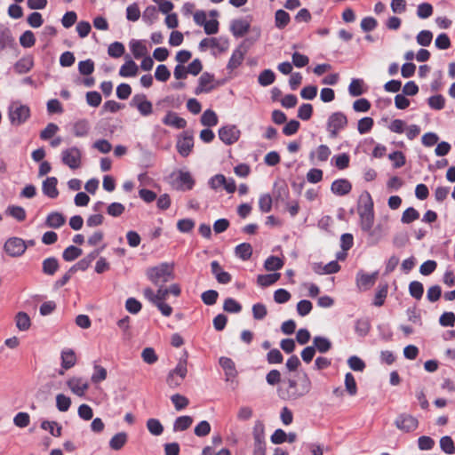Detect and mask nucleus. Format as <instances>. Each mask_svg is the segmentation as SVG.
I'll list each match as a JSON object with an SVG mask.
<instances>
[{
  "label": "nucleus",
  "mask_w": 455,
  "mask_h": 455,
  "mask_svg": "<svg viewBox=\"0 0 455 455\" xmlns=\"http://www.w3.org/2000/svg\"><path fill=\"white\" fill-rule=\"evenodd\" d=\"M358 214L360 217V227L363 231L368 233L369 237L375 243L379 242L384 235V230L380 225L372 228L374 223L373 202L371 195L364 192L360 196Z\"/></svg>",
  "instance_id": "obj_1"
},
{
  "label": "nucleus",
  "mask_w": 455,
  "mask_h": 455,
  "mask_svg": "<svg viewBox=\"0 0 455 455\" xmlns=\"http://www.w3.org/2000/svg\"><path fill=\"white\" fill-rule=\"evenodd\" d=\"M288 387L286 390H280V396L285 400H298L311 391L312 383L307 374H304L300 383L296 380L289 379L287 380Z\"/></svg>",
  "instance_id": "obj_2"
},
{
  "label": "nucleus",
  "mask_w": 455,
  "mask_h": 455,
  "mask_svg": "<svg viewBox=\"0 0 455 455\" xmlns=\"http://www.w3.org/2000/svg\"><path fill=\"white\" fill-rule=\"evenodd\" d=\"M147 276L152 283H169L174 278V264L170 262L161 263L149 267L147 270Z\"/></svg>",
  "instance_id": "obj_3"
},
{
  "label": "nucleus",
  "mask_w": 455,
  "mask_h": 455,
  "mask_svg": "<svg viewBox=\"0 0 455 455\" xmlns=\"http://www.w3.org/2000/svg\"><path fill=\"white\" fill-rule=\"evenodd\" d=\"M29 116V108L20 102H12L8 108V117L12 125L20 126L24 124Z\"/></svg>",
  "instance_id": "obj_4"
},
{
  "label": "nucleus",
  "mask_w": 455,
  "mask_h": 455,
  "mask_svg": "<svg viewBox=\"0 0 455 455\" xmlns=\"http://www.w3.org/2000/svg\"><path fill=\"white\" fill-rule=\"evenodd\" d=\"M188 373L187 360H180L176 367L172 370L166 378V383L171 388L180 387Z\"/></svg>",
  "instance_id": "obj_5"
},
{
  "label": "nucleus",
  "mask_w": 455,
  "mask_h": 455,
  "mask_svg": "<svg viewBox=\"0 0 455 455\" xmlns=\"http://www.w3.org/2000/svg\"><path fill=\"white\" fill-rule=\"evenodd\" d=\"M171 179L172 187L180 191L190 190L195 184V180L191 174L188 172L182 170L174 172L172 174Z\"/></svg>",
  "instance_id": "obj_6"
},
{
  "label": "nucleus",
  "mask_w": 455,
  "mask_h": 455,
  "mask_svg": "<svg viewBox=\"0 0 455 455\" xmlns=\"http://www.w3.org/2000/svg\"><path fill=\"white\" fill-rule=\"evenodd\" d=\"M61 161L71 170H77L82 166V152L76 147L62 150Z\"/></svg>",
  "instance_id": "obj_7"
},
{
  "label": "nucleus",
  "mask_w": 455,
  "mask_h": 455,
  "mask_svg": "<svg viewBox=\"0 0 455 455\" xmlns=\"http://www.w3.org/2000/svg\"><path fill=\"white\" fill-rule=\"evenodd\" d=\"M347 124V119L343 113L336 112L330 116L327 122V130L332 138L337 137L338 132Z\"/></svg>",
  "instance_id": "obj_8"
},
{
  "label": "nucleus",
  "mask_w": 455,
  "mask_h": 455,
  "mask_svg": "<svg viewBox=\"0 0 455 455\" xmlns=\"http://www.w3.org/2000/svg\"><path fill=\"white\" fill-rule=\"evenodd\" d=\"M220 84L215 80L213 75L210 73H203L198 79V85L195 90V93L199 95L201 93H208L217 88Z\"/></svg>",
  "instance_id": "obj_9"
},
{
  "label": "nucleus",
  "mask_w": 455,
  "mask_h": 455,
  "mask_svg": "<svg viewBox=\"0 0 455 455\" xmlns=\"http://www.w3.org/2000/svg\"><path fill=\"white\" fill-rule=\"evenodd\" d=\"M395 427L403 432H412L419 427L418 419L410 414H401L395 420Z\"/></svg>",
  "instance_id": "obj_10"
},
{
  "label": "nucleus",
  "mask_w": 455,
  "mask_h": 455,
  "mask_svg": "<svg viewBox=\"0 0 455 455\" xmlns=\"http://www.w3.org/2000/svg\"><path fill=\"white\" fill-rule=\"evenodd\" d=\"M67 386L74 395L82 397L89 388V382L83 377L74 376L67 380Z\"/></svg>",
  "instance_id": "obj_11"
},
{
  "label": "nucleus",
  "mask_w": 455,
  "mask_h": 455,
  "mask_svg": "<svg viewBox=\"0 0 455 455\" xmlns=\"http://www.w3.org/2000/svg\"><path fill=\"white\" fill-rule=\"evenodd\" d=\"M241 132L235 125H226L219 130V137L226 145L235 143L240 138Z\"/></svg>",
  "instance_id": "obj_12"
},
{
  "label": "nucleus",
  "mask_w": 455,
  "mask_h": 455,
  "mask_svg": "<svg viewBox=\"0 0 455 455\" xmlns=\"http://www.w3.org/2000/svg\"><path fill=\"white\" fill-rule=\"evenodd\" d=\"M27 246L20 238L13 237L8 239L4 243L5 251L12 257L20 256L25 252Z\"/></svg>",
  "instance_id": "obj_13"
},
{
  "label": "nucleus",
  "mask_w": 455,
  "mask_h": 455,
  "mask_svg": "<svg viewBox=\"0 0 455 455\" xmlns=\"http://www.w3.org/2000/svg\"><path fill=\"white\" fill-rule=\"evenodd\" d=\"M145 297L154 303L156 304V300L164 301L169 298V289L167 286H160L156 291L151 287H148L144 291Z\"/></svg>",
  "instance_id": "obj_14"
},
{
  "label": "nucleus",
  "mask_w": 455,
  "mask_h": 455,
  "mask_svg": "<svg viewBox=\"0 0 455 455\" xmlns=\"http://www.w3.org/2000/svg\"><path fill=\"white\" fill-rule=\"evenodd\" d=\"M132 104L134 105L142 116L152 113V104L144 94H137L133 97Z\"/></svg>",
  "instance_id": "obj_15"
},
{
  "label": "nucleus",
  "mask_w": 455,
  "mask_h": 455,
  "mask_svg": "<svg viewBox=\"0 0 455 455\" xmlns=\"http://www.w3.org/2000/svg\"><path fill=\"white\" fill-rule=\"evenodd\" d=\"M246 54V49L240 45L232 53V56L228 63V69L234 70L237 68L243 62Z\"/></svg>",
  "instance_id": "obj_16"
},
{
  "label": "nucleus",
  "mask_w": 455,
  "mask_h": 455,
  "mask_svg": "<svg viewBox=\"0 0 455 455\" xmlns=\"http://www.w3.org/2000/svg\"><path fill=\"white\" fill-rule=\"evenodd\" d=\"M194 147L193 137L190 135H184L180 138L177 142L178 152L182 156H188Z\"/></svg>",
  "instance_id": "obj_17"
},
{
  "label": "nucleus",
  "mask_w": 455,
  "mask_h": 455,
  "mask_svg": "<svg viewBox=\"0 0 455 455\" xmlns=\"http://www.w3.org/2000/svg\"><path fill=\"white\" fill-rule=\"evenodd\" d=\"M351 183L345 179L337 180L332 182L331 189L332 193L338 196H345L351 191Z\"/></svg>",
  "instance_id": "obj_18"
},
{
  "label": "nucleus",
  "mask_w": 455,
  "mask_h": 455,
  "mask_svg": "<svg viewBox=\"0 0 455 455\" xmlns=\"http://www.w3.org/2000/svg\"><path fill=\"white\" fill-rule=\"evenodd\" d=\"M61 358V367L64 370H68L74 367L76 363V355L74 350L70 348H66L61 351L60 354Z\"/></svg>",
  "instance_id": "obj_19"
},
{
  "label": "nucleus",
  "mask_w": 455,
  "mask_h": 455,
  "mask_svg": "<svg viewBox=\"0 0 455 455\" xmlns=\"http://www.w3.org/2000/svg\"><path fill=\"white\" fill-rule=\"evenodd\" d=\"M57 183L58 180L55 177H50L44 180L42 186L44 194L50 198H56L59 195Z\"/></svg>",
  "instance_id": "obj_20"
},
{
  "label": "nucleus",
  "mask_w": 455,
  "mask_h": 455,
  "mask_svg": "<svg viewBox=\"0 0 455 455\" xmlns=\"http://www.w3.org/2000/svg\"><path fill=\"white\" fill-rule=\"evenodd\" d=\"M14 323L20 331H27L31 327V319L29 315L23 311H20L15 315Z\"/></svg>",
  "instance_id": "obj_21"
},
{
  "label": "nucleus",
  "mask_w": 455,
  "mask_h": 455,
  "mask_svg": "<svg viewBox=\"0 0 455 455\" xmlns=\"http://www.w3.org/2000/svg\"><path fill=\"white\" fill-rule=\"evenodd\" d=\"M250 28V23L243 19L235 20L231 24V31L235 36H243Z\"/></svg>",
  "instance_id": "obj_22"
},
{
  "label": "nucleus",
  "mask_w": 455,
  "mask_h": 455,
  "mask_svg": "<svg viewBox=\"0 0 455 455\" xmlns=\"http://www.w3.org/2000/svg\"><path fill=\"white\" fill-rule=\"evenodd\" d=\"M219 363L225 371L227 380L233 379L236 376V370L234 362L228 358L222 356L220 358Z\"/></svg>",
  "instance_id": "obj_23"
},
{
  "label": "nucleus",
  "mask_w": 455,
  "mask_h": 455,
  "mask_svg": "<svg viewBox=\"0 0 455 455\" xmlns=\"http://www.w3.org/2000/svg\"><path fill=\"white\" fill-rule=\"evenodd\" d=\"M139 71V67L137 64L131 59L127 60L125 63L120 68L119 75L122 77H129L137 76Z\"/></svg>",
  "instance_id": "obj_24"
},
{
  "label": "nucleus",
  "mask_w": 455,
  "mask_h": 455,
  "mask_svg": "<svg viewBox=\"0 0 455 455\" xmlns=\"http://www.w3.org/2000/svg\"><path fill=\"white\" fill-rule=\"evenodd\" d=\"M90 131V123L86 119H80L73 125V133L76 137H85Z\"/></svg>",
  "instance_id": "obj_25"
},
{
  "label": "nucleus",
  "mask_w": 455,
  "mask_h": 455,
  "mask_svg": "<svg viewBox=\"0 0 455 455\" xmlns=\"http://www.w3.org/2000/svg\"><path fill=\"white\" fill-rule=\"evenodd\" d=\"M164 123L166 125L173 126L175 128H184L187 124L185 119L177 116V114L170 112L164 118Z\"/></svg>",
  "instance_id": "obj_26"
},
{
  "label": "nucleus",
  "mask_w": 455,
  "mask_h": 455,
  "mask_svg": "<svg viewBox=\"0 0 455 455\" xmlns=\"http://www.w3.org/2000/svg\"><path fill=\"white\" fill-rule=\"evenodd\" d=\"M130 48L135 59H140L148 55V49L140 41H132L130 43Z\"/></svg>",
  "instance_id": "obj_27"
},
{
  "label": "nucleus",
  "mask_w": 455,
  "mask_h": 455,
  "mask_svg": "<svg viewBox=\"0 0 455 455\" xmlns=\"http://www.w3.org/2000/svg\"><path fill=\"white\" fill-rule=\"evenodd\" d=\"M212 271L216 276L219 283H226L230 281V275L228 273L222 270L221 267L217 261H212L211 264Z\"/></svg>",
  "instance_id": "obj_28"
},
{
  "label": "nucleus",
  "mask_w": 455,
  "mask_h": 455,
  "mask_svg": "<svg viewBox=\"0 0 455 455\" xmlns=\"http://www.w3.org/2000/svg\"><path fill=\"white\" fill-rule=\"evenodd\" d=\"M193 423V419L190 416L178 417L173 423V431L180 432L187 430Z\"/></svg>",
  "instance_id": "obj_29"
},
{
  "label": "nucleus",
  "mask_w": 455,
  "mask_h": 455,
  "mask_svg": "<svg viewBox=\"0 0 455 455\" xmlns=\"http://www.w3.org/2000/svg\"><path fill=\"white\" fill-rule=\"evenodd\" d=\"M41 428L48 431L52 435L59 437L61 435L62 427L56 421L44 420Z\"/></svg>",
  "instance_id": "obj_30"
},
{
  "label": "nucleus",
  "mask_w": 455,
  "mask_h": 455,
  "mask_svg": "<svg viewBox=\"0 0 455 455\" xmlns=\"http://www.w3.org/2000/svg\"><path fill=\"white\" fill-rule=\"evenodd\" d=\"M127 442V435L124 432L116 434L109 441V446L115 451L120 450Z\"/></svg>",
  "instance_id": "obj_31"
},
{
  "label": "nucleus",
  "mask_w": 455,
  "mask_h": 455,
  "mask_svg": "<svg viewBox=\"0 0 455 455\" xmlns=\"http://www.w3.org/2000/svg\"><path fill=\"white\" fill-rule=\"evenodd\" d=\"M65 223V218L59 212H52L46 219V225L50 228H58Z\"/></svg>",
  "instance_id": "obj_32"
},
{
  "label": "nucleus",
  "mask_w": 455,
  "mask_h": 455,
  "mask_svg": "<svg viewBox=\"0 0 455 455\" xmlns=\"http://www.w3.org/2000/svg\"><path fill=\"white\" fill-rule=\"evenodd\" d=\"M339 268V266L337 261H331L324 266H322V264H315L314 266L315 271L319 274H331L337 272Z\"/></svg>",
  "instance_id": "obj_33"
},
{
  "label": "nucleus",
  "mask_w": 455,
  "mask_h": 455,
  "mask_svg": "<svg viewBox=\"0 0 455 455\" xmlns=\"http://www.w3.org/2000/svg\"><path fill=\"white\" fill-rule=\"evenodd\" d=\"M201 123L204 126H215L218 124V116L213 110L207 109L201 116Z\"/></svg>",
  "instance_id": "obj_34"
},
{
  "label": "nucleus",
  "mask_w": 455,
  "mask_h": 455,
  "mask_svg": "<svg viewBox=\"0 0 455 455\" xmlns=\"http://www.w3.org/2000/svg\"><path fill=\"white\" fill-rule=\"evenodd\" d=\"M314 347H315L320 353H326L331 347V341L324 337H315L313 339Z\"/></svg>",
  "instance_id": "obj_35"
},
{
  "label": "nucleus",
  "mask_w": 455,
  "mask_h": 455,
  "mask_svg": "<svg viewBox=\"0 0 455 455\" xmlns=\"http://www.w3.org/2000/svg\"><path fill=\"white\" fill-rule=\"evenodd\" d=\"M107 370L101 365L95 364L93 366V373L91 377V380L94 384L100 383L107 379Z\"/></svg>",
  "instance_id": "obj_36"
},
{
  "label": "nucleus",
  "mask_w": 455,
  "mask_h": 455,
  "mask_svg": "<svg viewBox=\"0 0 455 455\" xmlns=\"http://www.w3.org/2000/svg\"><path fill=\"white\" fill-rule=\"evenodd\" d=\"M331 155V150L326 145L319 146L315 152H311L310 158L313 159L315 156L318 161H327Z\"/></svg>",
  "instance_id": "obj_37"
},
{
  "label": "nucleus",
  "mask_w": 455,
  "mask_h": 455,
  "mask_svg": "<svg viewBox=\"0 0 455 455\" xmlns=\"http://www.w3.org/2000/svg\"><path fill=\"white\" fill-rule=\"evenodd\" d=\"M275 75L271 69L263 70L258 77L259 84L262 86H267L274 83Z\"/></svg>",
  "instance_id": "obj_38"
},
{
  "label": "nucleus",
  "mask_w": 455,
  "mask_h": 455,
  "mask_svg": "<svg viewBox=\"0 0 455 455\" xmlns=\"http://www.w3.org/2000/svg\"><path fill=\"white\" fill-rule=\"evenodd\" d=\"M345 387L347 392L351 395L354 396L357 394V385L355 379V377L352 373L347 372L345 375Z\"/></svg>",
  "instance_id": "obj_39"
},
{
  "label": "nucleus",
  "mask_w": 455,
  "mask_h": 455,
  "mask_svg": "<svg viewBox=\"0 0 455 455\" xmlns=\"http://www.w3.org/2000/svg\"><path fill=\"white\" fill-rule=\"evenodd\" d=\"M6 213L18 221H23L26 219V212L24 208L20 206L10 205L6 209Z\"/></svg>",
  "instance_id": "obj_40"
},
{
  "label": "nucleus",
  "mask_w": 455,
  "mask_h": 455,
  "mask_svg": "<svg viewBox=\"0 0 455 455\" xmlns=\"http://www.w3.org/2000/svg\"><path fill=\"white\" fill-rule=\"evenodd\" d=\"M252 253V248L250 243H241L235 247V255L240 259H248Z\"/></svg>",
  "instance_id": "obj_41"
},
{
  "label": "nucleus",
  "mask_w": 455,
  "mask_h": 455,
  "mask_svg": "<svg viewBox=\"0 0 455 455\" xmlns=\"http://www.w3.org/2000/svg\"><path fill=\"white\" fill-rule=\"evenodd\" d=\"M147 428L153 435H160L164 432V427L156 419H149L147 421Z\"/></svg>",
  "instance_id": "obj_42"
},
{
  "label": "nucleus",
  "mask_w": 455,
  "mask_h": 455,
  "mask_svg": "<svg viewBox=\"0 0 455 455\" xmlns=\"http://www.w3.org/2000/svg\"><path fill=\"white\" fill-rule=\"evenodd\" d=\"M349 368L355 371H363L366 365L365 363L357 355H352L347 359Z\"/></svg>",
  "instance_id": "obj_43"
},
{
  "label": "nucleus",
  "mask_w": 455,
  "mask_h": 455,
  "mask_svg": "<svg viewBox=\"0 0 455 455\" xmlns=\"http://www.w3.org/2000/svg\"><path fill=\"white\" fill-rule=\"evenodd\" d=\"M171 401L177 411H181L189 404L188 399L186 396L180 394L172 395L171 396Z\"/></svg>",
  "instance_id": "obj_44"
},
{
  "label": "nucleus",
  "mask_w": 455,
  "mask_h": 455,
  "mask_svg": "<svg viewBox=\"0 0 455 455\" xmlns=\"http://www.w3.org/2000/svg\"><path fill=\"white\" fill-rule=\"evenodd\" d=\"M275 26L278 28H285L290 22V15L283 10H278L275 16Z\"/></svg>",
  "instance_id": "obj_45"
},
{
  "label": "nucleus",
  "mask_w": 455,
  "mask_h": 455,
  "mask_svg": "<svg viewBox=\"0 0 455 455\" xmlns=\"http://www.w3.org/2000/svg\"><path fill=\"white\" fill-rule=\"evenodd\" d=\"M71 405V399L63 395L59 394L56 395V407L60 411H67Z\"/></svg>",
  "instance_id": "obj_46"
},
{
  "label": "nucleus",
  "mask_w": 455,
  "mask_h": 455,
  "mask_svg": "<svg viewBox=\"0 0 455 455\" xmlns=\"http://www.w3.org/2000/svg\"><path fill=\"white\" fill-rule=\"evenodd\" d=\"M82 254V250L74 246L70 245L68 248L65 249L63 251L62 257L66 261H72L76 259H77Z\"/></svg>",
  "instance_id": "obj_47"
},
{
  "label": "nucleus",
  "mask_w": 455,
  "mask_h": 455,
  "mask_svg": "<svg viewBox=\"0 0 455 455\" xmlns=\"http://www.w3.org/2000/svg\"><path fill=\"white\" fill-rule=\"evenodd\" d=\"M58 267V260L55 258H48L43 262V271L46 275H53Z\"/></svg>",
  "instance_id": "obj_48"
},
{
  "label": "nucleus",
  "mask_w": 455,
  "mask_h": 455,
  "mask_svg": "<svg viewBox=\"0 0 455 455\" xmlns=\"http://www.w3.org/2000/svg\"><path fill=\"white\" fill-rule=\"evenodd\" d=\"M363 82L361 79H353L348 86L350 95L354 97L360 96L363 93Z\"/></svg>",
  "instance_id": "obj_49"
},
{
  "label": "nucleus",
  "mask_w": 455,
  "mask_h": 455,
  "mask_svg": "<svg viewBox=\"0 0 455 455\" xmlns=\"http://www.w3.org/2000/svg\"><path fill=\"white\" fill-rule=\"evenodd\" d=\"M283 265V260L275 256H271L267 258L265 261V268L267 271H275L281 268Z\"/></svg>",
  "instance_id": "obj_50"
},
{
  "label": "nucleus",
  "mask_w": 455,
  "mask_h": 455,
  "mask_svg": "<svg viewBox=\"0 0 455 455\" xmlns=\"http://www.w3.org/2000/svg\"><path fill=\"white\" fill-rule=\"evenodd\" d=\"M370 329H371V324L367 319H358L355 322V332L359 336L363 337V336L367 335Z\"/></svg>",
  "instance_id": "obj_51"
},
{
  "label": "nucleus",
  "mask_w": 455,
  "mask_h": 455,
  "mask_svg": "<svg viewBox=\"0 0 455 455\" xmlns=\"http://www.w3.org/2000/svg\"><path fill=\"white\" fill-rule=\"evenodd\" d=\"M33 67V60L30 59H21L15 64V71L19 74L28 72Z\"/></svg>",
  "instance_id": "obj_52"
},
{
  "label": "nucleus",
  "mask_w": 455,
  "mask_h": 455,
  "mask_svg": "<svg viewBox=\"0 0 455 455\" xmlns=\"http://www.w3.org/2000/svg\"><path fill=\"white\" fill-rule=\"evenodd\" d=\"M419 218V213L418 212V211H416L412 207H410L403 212L401 221L404 224H409L418 220Z\"/></svg>",
  "instance_id": "obj_53"
},
{
  "label": "nucleus",
  "mask_w": 455,
  "mask_h": 455,
  "mask_svg": "<svg viewBox=\"0 0 455 455\" xmlns=\"http://www.w3.org/2000/svg\"><path fill=\"white\" fill-rule=\"evenodd\" d=\"M36 38L32 31H25L20 37V44L25 47L29 48L35 44Z\"/></svg>",
  "instance_id": "obj_54"
},
{
  "label": "nucleus",
  "mask_w": 455,
  "mask_h": 455,
  "mask_svg": "<svg viewBox=\"0 0 455 455\" xmlns=\"http://www.w3.org/2000/svg\"><path fill=\"white\" fill-rule=\"evenodd\" d=\"M30 417L27 412H19L13 418V423L18 427H26L29 425Z\"/></svg>",
  "instance_id": "obj_55"
},
{
  "label": "nucleus",
  "mask_w": 455,
  "mask_h": 455,
  "mask_svg": "<svg viewBox=\"0 0 455 455\" xmlns=\"http://www.w3.org/2000/svg\"><path fill=\"white\" fill-rule=\"evenodd\" d=\"M440 447L447 454H453L455 452V446L450 436H443L440 439Z\"/></svg>",
  "instance_id": "obj_56"
},
{
  "label": "nucleus",
  "mask_w": 455,
  "mask_h": 455,
  "mask_svg": "<svg viewBox=\"0 0 455 455\" xmlns=\"http://www.w3.org/2000/svg\"><path fill=\"white\" fill-rule=\"evenodd\" d=\"M124 52V46L119 42L112 43L108 49V53L113 58H119Z\"/></svg>",
  "instance_id": "obj_57"
},
{
  "label": "nucleus",
  "mask_w": 455,
  "mask_h": 455,
  "mask_svg": "<svg viewBox=\"0 0 455 455\" xmlns=\"http://www.w3.org/2000/svg\"><path fill=\"white\" fill-rule=\"evenodd\" d=\"M58 131H59L58 125L53 123H50L40 132V138L44 140H49V139L52 138L57 133Z\"/></svg>",
  "instance_id": "obj_58"
},
{
  "label": "nucleus",
  "mask_w": 455,
  "mask_h": 455,
  "mask_svg": "<svg viewBox=\"0 0 455 455\" xmlns=\"http://www.w3.org/2000/svg\"><path fill=\"white\" fill-rule=\"evenodd\" d=\"M373 126V119L371 117H363L358 121L357 130L359 133L364 134L371 131Z\"/></svg>",
  "instance_id": "obj_59"
},
{
  "label": "nucleus",
  "mask_w": 455,
  "mask_h": 455,
  "mask_svg": "<svg viewBox=\"0 0 455 455\" xmlns=\"http://www.w3.org/2000/svg\"><path fill=\"white\" fill-rule=\"evenodd\" d=\"M141 357L148 364H153L158 360L155 350L152 347H146L142 350Z\"/></svg>",
  "instance_id": "obj_60"
},
{
  "label": "nucleus",
  "mask_w": 455,
  "mask_h": 455,
  "mask_svg": "<svg viewBox=\"0 0 455 455\" xmlns=\"http://www.w3.org/2000/svg\"><path fill=\"white\" fill-rule=\"evenodd\" d=\"M433 13V6L428 3L420 4L418 6L417 15L420 19H427Z\"/></svg>",
  "instance_id": "obj_61"
},
{
  "label": "nucleus",
  "mask_w": 455,
  "mask_h": 455,
  "mask_svg": "<svg viewBox=\"0 0 455 455\" xmlns=\"http://www.w3.org/2000/svg\"><path fill=\"white\" fill-rule=\"evenodd\" d=\"M170 76L171 73L165 65L162 64L157 66L155 72V77L156 78V80L165 82L170 78Z\"/></svg>",
  "instance_id": "obj_62"
},
{
  "label": "nucleus",
  "mask_w": 455,
  "mask_h": 455,
  "mask_svg": "<svg viewBox=\"0 0 455 455\" xmlns=\"http://www.w3.org/2000/svg\"><path fill=\"white\" fill-rule=\"evenodd\" d=\"M102 98L98 92H88L86 93V102L91 107H99L101 103Z\"/></svg>",
  "instance_id": "obj_63"
},
{
  "label": "nucleus",
  "mask_w": 455,
  "mask_h": 455,
  "mask_svg": "<svg viewBox=\"0 0 455 455\" xmlns=\"http://www.w3.org/2000/svg\"><path fill=\"white\" fill-rule=\"evenodd\" d=\"M439 323L444 327H452L455 323V314L452 312L443 313L439 319Z\"/></svg>",
  "instance_id": "obj_64"
}]
</instances>
